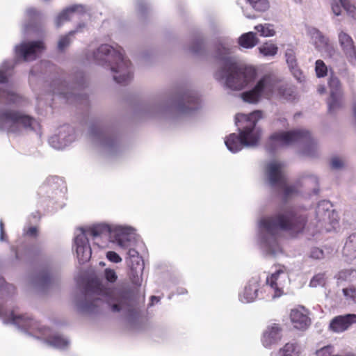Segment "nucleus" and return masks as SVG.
I'll return each mask as SVG.
<instances>
[{"label":"nucleus","instance_id":"nucleus-9","mask_svg":"<svg viewBox=\"0 0 356 356\" xmlns=\"http://www.w3.org/2000/svg\"><path fill=\"white\" fill-rule=\"evenodd\" d=\"M113 225L99 223L76 231L74 238V247L79 263H85L91 257L92 250L89 243L90 238L96 241L104 236L112 234Z\"/></svg>","mask_w":356,"mask_h":356},{"label":"nucleus","instance_id":"nucleus-24","mask_svg":"<svg viewBox=\"0 0 356 356\" xmlns=\"http://www.w3.org/2000/svg\"><path fill=\"white\" fill-rule=\"evenodd\" d=\"M356 324V314H348L335 316L330 323L329 327L334 332L341 333Z\"/></svg>","mask_w":356,"mask_h":356},{"label":"nucleus","instance_id":"nucleus-63","mask_svg":"<svg viewBox=\"0 0 356 356\" xmlns=\"http://www.w3.org/2000/svg\"><path fill=\"white\" fill-rule=\"evenodd\" d=\"M186 291L185 290H182L181 291L179 292V293L184 294Z\"/></svg>","mask_w":356,"mask_h":356},{"label":"nucleus","instance_id":"nucleus-40","mask_svg":"<svg viewBox=\"0 0 356 356\" xmlns=\"http://www.w3.org/2000/svg\"><path fill=\"white\" fill-rule=\"evenodd\" d=\"M315 71L318 77H324L327 75V67L322 60L316 61Z\"/></svg>","mask_w":356,"mask_h":356},{"label":"nucleus","instance_id":"nucleus-28","mask_svg":"<svg viewBox=\"0 0 356 356\" xmlns=\"http://www.w3.org/2000/svg\"><path fill=\"white\" fill-rule=\"evenodd\" d=\"M339 43L350 62L356 60V49L352 38L346 33L341 31L338 33Z\"/></svg>","mask_w":356,"mask_h":356},{"label":"nucleus","instance_id":"nucleus-47","mask_svg":"<svg viewBox=\"0 0 356 356\" xmlns=\"http://www.w3.org/2000/svg\"><path fill=\"white\" fill-rule=\"evenodd\" d=\"M303 179L305 184H308L311 182L314 186L318 185V177L312 173H306L304 175Z\"/></svg>","mask_w":356,"mask_h":356},{"label":"nucleus","instance_id":"nucleus-38","mask_svg":"<svg viewBox=\"0 0 356 356\" xmlns=\"http://www.w3.org/2000/svg\"><path fill=\"white\" fill-rule=\"evenodd\" d=\"M342 293L344 298L348 304L356 303V286L349 285L342 289Z\"/></svg>","mask_w":356,"mask_h":356},{"label":"nucleus","instance_id":"nucleus-45","mask_svg":"<svg viewBox=\"0 0 356 356\" xmlns=\"http://www.w3.org/2000/svg\"><path fill=\"white\" fill-rule=\"evenodd\" d=\"M104 277L106 280L111 283H114L118 279V275L113 269L106 268L104 270Z\"/></svg>","mask_w":356,"mask_h":356},{"label":"nucleus","instance_id":"nucleus-17","mask_svg":"<svg viewBox=\"0 0 356 356\" xmlns=\"http://www.w3.org/2000/svg\"><path fill=\"white\" fill-rule=\"evenodd\" d=\"M127 250L125 260L130 269V280L134 285L140 286L144 269L143 260L136 249L129 248Z\"/></svg>","mask_w":356,"mask_h":356},{"label":"nucleus","instance_id":"nucleus-36","mask_svg":"<svg viewBox=\"0 0 356 356\" xmlns=\"http://www.w3.org/2000/svg\"><path fill=\"white\" fill-rule=\"evenodd\" d=\"M270 286L269 282L266 280L265 284L259 286V299H264L266 300H275L280 296H274V290L269 289L267 286Z\"/></svg>","mask_w":356,"mask_h":356},{"label":"nucleus","instance_id":"nucleus-21","mask_svg":"<svg viewBox=\"0 0 356 356\" xmlns=\"http://www.w3.org/2000/svg\"><path fill=\"white\" fill-rule=\"evenodd\" d=\"M330 88V97L327 99V106L330 113H334L342 106V93L341 84L338 78L331 76L328 81Z\"/></svg>","mask_w":356,"mask_h":356},{"label":"nucleus","instance_id":"nucleus-5","mask_svg":"<svg viewBox=\"0 0 356 356\" xmlns=\"http://www.w3.org/2000/svg\"><path fill=\"white\" fill-rule=\"evenodd\" d=\"M0 318L4 323L15 325L19 329L27 332L52 348L63 350L70 344L68 339L53 331L49 327L40 325L39 322L29 316L17 314L13 311L8 313L1 306Z\"/></svg>","mask_w":356,"mask_h":356},{"label":"nucleus","instance_id":"nucleus-54","mask_svg":"<svg viewBox=\"0 0 356 356\" xmlns=\"http://www.w3.org/2000/svg\"><path fill=\"white\" fill-rule=\"evenodd\" d=\"M147 8V3L143 0H138L136 2V9L139 13H143Z\"/></svg>","mask_w":356,"mask_h":356},{"label":"nucleus","instance_id":"nucleus-20","mask_svg":"<svg viewBox=\"0 0 356 356\" xmlns=\"http://www.w3.org/2000/svg\"><path fill=\"white\" fill-rule=\"evenodd\" d=\"M75 140L74 131L69 125L60 127L58 133L49 139V145L54 149H61L67 147Z\"/></svg>","mask_w":356,"mask_h":356},{"label":"nucleus","instance_id":"nucleus-26","mask_svg":"<svg viewBox=\"0 0 356 356\" xmlns=\"http://www.w3.org/2000/svg\"><path fill=\"white\" fill-rule=\"evenodd\" d=\"M290 320L293 327L298 330H305L311 323L308 311L304 307L291 309Z\"/></svg>","mask_w":356,"mask_h":356},{"label":"nucleus","instance_id":"nucleus-31","mask_svg":"<svg viewBox=\"0 0 356 356\" xmlns=\"http://www.w3.org/2000/svg\"><path fill=\"white\" fill-rule=\"evenodd\" d=\"M300 348L296 343L289 342L277 350L270 353V356H300Z\"/></svg>","mask_w":356,"mask_h":356},{"label":"nucleus","instance_id":"nucleus-30","mask_svg":"<svg viewBox=\"0 0 356 356\" xmlns=\"http://www.w3.org/2000/svg\"><path fill=\"white\" fill-rule=\"evenodd\" d=\"M51 92L54 95L63 97L67 101L70 102L71 99L74 96L72 88H70L65 81L61 80L54 81L51 85Z\"/></svg>","mask_w":356,"mask_h":356},{"label":"nucleus","instance_id":"nucleus-18","mask_svg":"<svg viewBox=\"0 0 356 356\" xmlns=\"http://www.w3.org/2000/svg\"><path fill=\"white\" fill-rule=\"evenodd\" d=\"M266 280L270 284L267 287L274 290V296H282L284 287L290 282L289 270L284 266H280Z\"/></svg>","mask_w":356,"mask_h":356},{"label":"nucleus","instance_id":"nucleus-62","mask_svg":"<svg viewBox=\"0 0 356 356\" xmlns=\"http://www.w3.org/2000/svg\"><path fill=\"white\" fill-rule=\"evenodd\" d=\"M94 243H95V244H97V245L99 247H100V248H104V245L99 244V242H97V241H95Z\"/></svg>","mask_w":356,"mask_h":356},{"label":"nucleus","instance_id":"nucleus-46","mask_svg":"<svg viewBox=\"0 0 356 356\" xmlns=\"http://www.w3.org/2000/svg\"><path fill=\"white\" fill-rule=\"evenodd\" d=\"M333 347L332 346H326L316 350V356H333Z\"/></svg>","mask_w":356,"mask_h":356},{"label":"nucleus","instance_id":"nucleus-57","mask_svg":"<svg viewBox=\"0 0 356 356\" xmlns=\"http://www.w3.org/2000/svg\"><path fill=\"white\" fill-rule=\"evenodd\" d=\"M276 123L280 124V125H282L284 127H286V124H287L286 120L284 118L278 119L277 121L276 122Z\"/></svg>","mask_w":356,"mask_h":356},{"label":"nucleus","instance_id":"nucleus-56","mask_svg":"<svg viewBox=\"0 0 356 356\" xmlns=\"http://www.w3.org/2000/svg\"><path fill=\"white\" fill-rule=\"evenodd\" d=\"M0 241H6V234L4 230V224L2 220H0Z\"/></svg>","mask_w":356,"mask_h":356},{"label":"nucleus","instance_id":"nucleus-33","mask_svg":"<svg viewBox=\"0 0 356 356\" xmlns=\"http://www.w3.org/2000/svg\"><path fill=\"white\" fill-rule=\"evenodd\" d=\"M343 256L349 260L356 259V234L348 236L343 249Z\"/></svg>","mask_w":356,"mask_h":356},{"label":"nucleus","instance_id":"nucleus-41","mask_svg":"<svg viewBox=\"0 0 356 356\" xmlns=\"http://www.w3.org/2000/svg\"><path fill=\"white\" fill-rule=\"evenodd\" d=\"M285 56L286 59V63L290 69H293L295 67L297 66L296 55L293 49H287L285 54Z\"/></svg>","mask_w":356,"mask_h":356},{"label":"nucleus","instance_id":"nucleus-43","mask_svg":"<svg viewBox=\"0 0 356 356\" xmlns=\"http://www.w3.org/2000/svg\"><path fill=\"white\" fill-rule=\"evenodd\" d=\"M73 35H70V32L68 34L63 35L60 38L58 42V49L60 51L64 50L66 47H67L71 42V36Z\"/></svg>","mask_w":356,"mask_h":356},{"label":"nucleus","instance_id":"nucleus-39","mask_svg":"<svg viewBox=\"0 0 356 356\" xmlns=\"http://www.w3.org/2000/svg\"><path fill=\"white\" fill-rule=\"evenodd\" d=\"M251 7L256 11L264 12L269 8L268 0H247Z\"/></svg>","mask_w":356,"mask_h":356},{"label":"nucleus","instance_id":"nucleus-55","mask_svg":"<svg viewBox=\"0 0 356 356\" xmlns=\"http://www.w3.org/2000/svg\"><path fill=\"white\" fill-rule=\"evenodd\" d=\"M24 232L28 236H35L37 234V228L36 227H30L28 229H24Z\"/></svg>","mask_w":356,"mask_h":356},{"label":"nucleus","instance_id":"nucleus-59","mask_svg":"<svg viewBox=\"0 0 356 356\" xmlns=\"http://www.w3.org/2000/svg\"><path fill=\"white\" fill-rule=\"evenodd\" d=\"M353 118H354V120H355V122L356 123V102H354V104H353Z\"/></svg>","mask_w":356,"mask_h":356},{"label":"nucleus","instance_id":"nucleus-22","mask_svg":"<svg viewBox=\"0 0 356 356\" xmlns=\"http://www.w3.org/2000/svg\"><path fill=\"white\" fill-rule=\"evenodd\" d=\"M75 15H83L90 17V8L82 4H74L64 9L55 19V24L57 27L60 26L65 22L68 21Z\"/></svg>","mask_w":356,"mask_h":356},{"label":"nucleus","instance_id":"nucleus-35","mask_svg":"<svg viewBox=\"0 0 356 356\" xmlns=\"http://www.w3.org/2000/svg\"><path fill=\"white\" fill-rule=\"evenodd\" d=\"M258 49L264 56H274L277 53L278 47L271 42H266L261 45Z\"/></svg>","mask_w":356,"mask_h":356},{"label":"nucleus","instance_id":"nucleus-64","mask_svg":"<svg viewBox=\"0 0 356 356\" xmlns=\"http://www.w3.org/2000/svg\"><path fill=\"white\" fill-rule=\"evenodd\" d=\"M99 265H101V266H104V262H102V261H101V262H99Z\"/></svg>","mask_w":356,"mask_h":356},{"label":"nucleus","instance_id":"nucleus-2","mask_svg":"<svg viewBox=\"0 0 356 356\" xmlns=\"http://www.w3.org/2000/svg\"><path fill=\"white\" fill-rule=\"evenodd\" d=\"M233 49L219 44L213 57L218 63L214 78L227 88L241 90L251 84L257 76L256 69L252 66L240 64L233 56Z\"/></svg>","mask_w":356,"mask_h":356},{"label":"nucleus","instance_id":"nucleus-19","mask_svg":"<svg viewBox=\"0 0 356 356\" xmlns=\"http://www.w3.org/2000/svg\"><path fill=\"white\" fill-rule=\"evenodd\" d=\"M307 33L310 38V42L314 46L315 49L328 56H332L335 49L329 40L319 30L314 27L307 28Z\"/></svg>","mask_w":356,"mask_h":356},{"label":"nucleus","instance_id":"nucleus-34","mask_svg":"<svg viewBox=\"0 0 356 356\" xmlns=\"http://www.w3.org/2000/svg\"><path fill=\"white\" fill-rule=\"evenodd\" d=\"M293 93L294 90L291 87L278 83L275 97L285 100H291L294 97Z\"/></svg>","mask_w":356,"mask_h":356},{"label":"nucleus","instance_id":"nucleus-51","mask_svg":"<svg viewBox=\"0 0 356 356\" xmlns=\"http://www.w3.org/2000/svg\"><path fill=\"white\" fill-rule=\"evenodd\" d=\"M202 44V42L199 40L194 41L193 45L191 48V51H193V53H195V54L199 53L201 49Z\"/></svg>","mask_w":356,"mask_h":356},{"label":"nucleus","instance_id":"nucleus-42","mask_svg":"<svg viewBox=\"0 0 356 356\" xmlns=\"http://www.w3.org/2000/svg\"><path fill=\"white\" fill-rule=\"evenodd\" d=\"M325 282V275L323 273H318L314 275L310 281L309 286L312 287H317L318 286H323Z\"/></svg>","mask_w":356,"mask_h":356},{"label":"nucleus","instance_id":"nucleus-44","mask_svg":"<svg viewBox=\"0 0 356 356\" xmlns=\"http://www.w3.org/2000/svg\"><path fill=\"white\" fill-rule=\"evenodd\" d=\"M51 277L49 273H41L38 277V283L40 286L44 287L50 283Z\"/></svg>","mask_w":356,"mask_h":356},{"label":"nucleus","instance_id":"nucleus-15","mask_svg":"<svg viewBox=\"0 0 356 356\" xmlns=\"http://www.w3.org/2000/svg\"><path fill=\"white\" fill-rule=\"evenodd\" d=\"M44 44L40 40L38 41H22L14 47L15 56L17 59L24 61L35 60L44 51Z\"/></svg>","mask_w":356,"mask_h":356},{"label":"nucleus","instance_id":"nucleus-1","mask_svg":"<svg viewBox=\"0 0 356 356\" xmlns=\"http://www.w3.org/2000/svg\"><path fill=\"white\" fill-rule=\"evenodd\" d=\"M307 214L305 210L283 209L275 214L261 217L257 222V244L262 253L277 257L283 252L281 231L299 234L306 227Z\"/></svg>","mask_w":356,"mask_h":356},{"label":"nucleus","instance_id":"nucleus-4","mask_svg":"<svg viewBox=\"0 0 356 356\" xmlns=\"http://www.w3.org/2000/svg\"><path fill=\"white\" fill-rule=\"evenodd\" d=\"M12 65L4 62L0 67V83L8 81L9 68ZM0 97L5 98L9 103H17L19 97L10 90H0ZM39 122L32 117L15 110L6 109L0 113V129L8 133H19L22 129L38 131L40 130Z\"/></svg>","mask_w":356,"mask_h":356},{"label":"nucleus","instance_id":"nucleus-25","mask_svg":"<svg viewBox=\"0 0 356 356\" xmlns=\"http://www.w3.org/2000/svg\"><path fill=\"white\" fill-rule=\"evenodd\" d=\"M282 327L277 323L269 324L264 330L261 342L264 347L270 348L272 345L278 343L282 337Z\"/></svg>","mask_w":356,"mask_h":356},{"label":"nucleus","instance_id":"nucleus-50","mask_svg":"<svg viewBox=\"0 0 356 356\" xmlns=\"http://www.w3.org/2000/svg\"><path fill=\"white\" fill-rule=\"evenodd\" d=\"M323 251L318 248H314L311 250L310 257L315 259H321L323 258Z\"/></svg>","mask_w":356,"mask_h":356},{"label":"nucleus","instance_id":"nucleus-23","mask_svg":"<svg viewBox=\"0 0 356 356\" xmlns=\"http://www.w3.org/2000/svg\"><path fill=\"white\" fill-rule=\"evenodd\" d=\"M261 278L259 275L252 277L245 285L243 291L239 293V300L243 303L254 302L259 297Z\"/></svg>","mask_w":356,"mask_h":356},{"label":"nucleus","instance_id":"nucleus-10","mask_svg":"<svg viewBox=\"0 0 356 356\" xmlns=\"http://www.w3.org/2000/svg\"><path fill=\"white\" fill-rule=\"evenodd\" d=\"M266 176L270 186L276 189L283 198L287 199L298 193L296 187L286 182L283 163L276 160L270 161L266 168Z\"/></svg>","mask_w":356,"mask_h":356},{"label":"nucleus","instance_id":"nucleus-8","mask_svg":"<svg viewBox=\"0 0 356 356\" xmlns=\"http://www.w3.org/2000/svg\"><path fill=\"white\" fill-rule=\"evenodd\" d=\"M295 145H303L302 153L309 156H315L318 149L317 142L312 138L308 131L304 129L275 132L270 136L266 149L272 152L279 148Z\"/></svg>","mask_w":356,"mask_h":356},{"label":"nucleus","instance_id":"nucleus-3","mask_svg":"<svg viewBox=\"0 0 356 356\" xmlns=\"http://www.w3.org/2000/svg\"><path fill=\"white\" fill-rule=\"evenodd\" d=\"M105 301L113 312L126 314L133 311L132 300L129 293L120 289L108 292L97 277L92 279L86 284L85 300L80 302L79 307L83 312L95 313Z\"/></svg>","mask_w":356,"mask_h":356},{"label":"nucleus","instance_id":"nucleus-11","mask_svg":"<svg viewBox=\"0 0 356 356\" xmlns=\"http://www.w3.org/2000/svg\"><path fill=\"white\" fill-rule=\"evenodd\" d=\"M277 83L271 76L264 75L251 90L243 92L241 98L250 104H257L263 99H270L275 97Z\"/></svg>","mask_w":356,"mask_h":356},{"label":"nucleus","instance_id":"nucleus-32","mask_svg":"<svg viewBox=\"0 0 356 356\" xmlns=\"http://www.w3.org/2000/svg\"><path fill=\"white\" fill-rule=\"evenodd\" d=\"M257 34L250 31L242 34L238 39V44L245 49H252L259 43Z\"/></svg>","mask_w":356,"mask_h":356},{"label":"nucleus","instance_id":"nucleus-7","mask_svg":"<svg viewBox=\"0 0 356 356\" xmlns=\"http://www.w3.org/2000/svg\"><path fill=\"white\" fill-rule=\"evenodd\" d=\"M262 118L261 111H254L249 114L238 113L235 116V124L239 134H231L225 138V144L232 153H236L244 147H256L259 142L261 131L257 126Z\"/></svg>","mask_w":356,"mask_h":356},{"label":"nucleus","instance_id":"nucleus-48","mask_svg":"<svg viewBox=\"0 0 356 356\" xmlns=\"http://www.w3.org/2000/svg\"><path fill=\"white\" fill-rule=\"evenodd\" d=\"M343 161L342 159L335 156L331 159L330 165L332 169L338 170L343 166Z\"/></svg>","mask_w":356,"mask_h":356},{"label":"nucleus","instance_id":"nucleus-14","mask_svg":"<svg viewBox=\"0 0 356 356\" xmlns=\"http://www.w3.org/2000/svg\"><path fill=\"white\" fill-rule=\"evenodd\" d=\"M316 226L319 232L325 229L330 232L337 225V214L332 209V204L330 201H321L316 209Z\"/></svg>","mask_w":356,"mask_h":356},{"label":"nucleus","instance_id":"nucleus-52","mask_svg":"<svg viewBox=\"0 0 356 356\" xmlns=\"http://www.w3.org/2000/svg\"><path fill=\"white\" fill-rule=\"evenodd\" d=\"M86 29V24L84 22L79 23L74 30L70 32V35H74L76 33L83 32Z\"/></svg>","mask_w":356,"mask_h":356},{"label":"nucleus","instance_id":"nucleus-27","mask_svg":"<svg viewBox=\"0 0 356 356\" xmlns=\"http://www.w3.org/2000/svg\"><path fill=\"white\" fill-rule=\"evenodd\" d=\"M329 3L335 16H340L343 8L350 17L356 20V6L348 0H329Z\"/></svg>","mask_w":356,"mask_h":356},{"label":"nucleus","instance_id":"nucleus-16","mask_svg":"<svg viewBox=\"0 0 356 356\" xmlns=\"http://www.w3.org/2000/svg\"><path fill=\"white\" fill-rule=\"evenodd\" d=\"M136 229L130 225H113L112 234L113 238L120 248L127 250L131 248L132 243L136 240Z\"/></svg>","mask_w":356,"mask_h":356},{"label":"nucleus","instance_id":"nucleus-61","mask_svg":"<svg viewBox=\"0 0 356 356\" xmlns=\"http://www.w3.org/2000/svg\"><path fill=\"white\" fill-rule=\"evenodd\" d=\"M318 91L321 94L324 93L325 91V88L324 86H320L318 88Z\"/></svg>","mask_w":356,"mask_h":356},{"label":"nucleus","instance_id":"nucleus-29","mask_svg":"<svg viewBox=\"0 0 356 356\" xmlns=\"http://www.w3.org/2000/svg\"><path fill=\"white\" fill-rule=\"evenodd\" d=\"M42 16V13L34 7H28L24 10L22 26L24 31L29 30Z\"/></svg>","mask_w":356,"mask_h":356},{"label":"nucleus","instance_id":"nucleus-37","mask_svg":"<svg viewBox=\"0 0 356 356\" xmlns=\"http://www.w3.org/2000/svg\"><path fill=\"white\" fill-rule=\"evenodd\" d=\"M254 29L262 37H272L275 34V31L273 29V25L270 24L257 25L254 26Z\"/></svg>","mask_w":356,"mask_h":356},{"label":"nucleus","instance_id":"nucleus-49","mask_svg":"<svg viewBox=\"0 0 356 356\" xmlns=\"http://www.w3.org/2000/svg\"><path fill=\"white\" fill-rule=\"evenodd\" d=\"M106 258L111 262L118 264L122 261V258L118 254L113 251H108L106 253Z\"/></svg>","mask_w":356,"mask_h":356},{"label":"nucleus","instance_id":"nucleus-60","mask_svg":"<svg viewBox=\"0 0 356 356\" xmlns=\"http://www.w3.org/2000/svg\"><path fill=\"white\" fill-rule=\"evenodd\" d=\"M159 301V298L158 297H156V296H152L151 298V305H154V302H158Z\"/></svg>","mask_w":356,"mask_h":356},{"label":"nucleus","instance_id":"nucleus-58","mask_svg":"<svg viewBox=\"0 0 356 356\" xmlns=\"http://www.w3.org/2000/svg\"><path fill=\"white\" fill-rule=\"evenodd\" d=\"M243 13H244L245 16L247 18L254 19V18H255V17H256V15H253V14H251V13H247V12H245V10H243Z\"/></svg>","mask_w":356,"mask_h":356},{"label":"nucleus","instance_id":"nucleus-13","mask_svg":"<svg viewBox=\"0 0 356 356\" xmlns=\"http://www.w3.org/2000/svg\"><path fill=\"white\" fill-rule=\"evenodd\" d=\"M200 106V99L193 91L184 92L178 99L171 101L161 108L162 112L175 113L179 115L189 114Z\"/></svg>","mask_w":356,"mask_h":356},{"label":"nucleus","instance_id":"nucleus-6","mask_svg":"<svg viewBox=\"0 0 356 356\" xmlns=\"http://www.w3.org/2000/svg\"><path fill=\"white\" fill-rule=\"evenodd\" d=\"M86 58L89 61L103 67H109L114 80L122 84L128 83L133 78L130 61L124 56L122 48H114L107 44L88 51Z\"/></svg>","mask_w":356,"mask_h":356},{"label":"nucleus","instance_id":"nucleus-53","mask_svg":"<svg viewBox=\"0 0 356 356\" xmlns=\"http://www.w3.org/2000/svg\"><path fill=\"white\" fill-rule=\"evenodd\" d=\"M291 70L296 79L299 81H302L303 76L301 71L298 69V67L296 66L293 69H291Z\"/></svg>","mask_w":356,"mask_h":356},{"label":"nucleus","instance_id":"nucleus-12","mask_svg":"<svg viewBox=\"0 0 356 356\" xmlns=\"http://www.w3.org/2000/svg\"><path fill=\"white\" fill-rule=\"evenodd\" d=\"M92 140L108 154L115 153L120 148V140L118 134L113 129L93 124L90 129Z\"/></svg>","mask_w":356,"mask_h":356}]
</instances>
